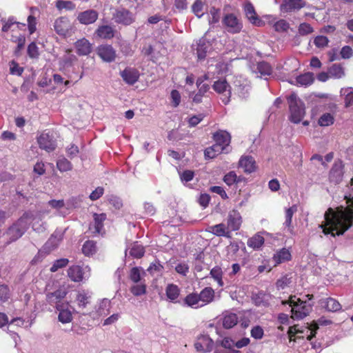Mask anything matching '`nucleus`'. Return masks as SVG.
<instances>
[{"instance_id": "obj_1", "label": "nucleus", "mask_w": 353, "mask_h": 353, "mask_svg": "<svg viewBox=\"0 0 353 353\" xmlns=\"http://www.w3.org/2000/svg\"><path fill=\"white\" fill-rule=\"evenodd\" d=\"M345 199L346 208L340 206L336 210L330 208L325 212V224L321 225L325 235H341L353 225V196H345Z\"/></svg>"}, {"instance_id": "obj_2", "label": "nucleus", "mask_w": 353, "mask_h": 353, "mask_svg": "<svg viewBox=\"0 0 353 353\" xmlns=\"http://www.w3.org/2000/svg\"><path fill=\"white\" fill-rule=\"evenodd\" d=\"M283 305L289 304L292 307V318L300 320L305 318L312 310V305L308 304L306 301H302L296 296H290L288 301H282Z\"/></svg>"}, {"instance_id": "obj_3", "label": "nucleus", "mask_w": 353, "mask_h": 353, "mask_svg": "<svg viewBox=\"0 0 353 353\" xmlns=\"http://www.w3.org/2000/svg\"><path fill=\"white\" fill-rule=\"evenodd\" d=\"M287 99L290 112V119L294 123H299L305 114L303 104L298 99L297 95L294 92L292 93Z\"/></svg>"}, {"instance_id": "obj_4", "label": "nucleus", "mask_w": 353, "mask_h": 353, "mask_svg": "<svg viewBox=\"0 0 353 353\" xmlns=\"http://www.w3.org/2000/svg\"><path fill=\"white\" fill-rule=\"evenodd\" d=\"M222 23L226 31L232 34L240 33L243 28L241 20L233 13L225 14Z\"/></svg>"}, {"instance_id": "obj_5", "label": "nucleus", "mask_w": 353, "mask_h": 353, "mask_svg": "<svg viewBox=\"0 0 353 353\" xmlns=\"http://www.w3.org/2000/svg\"><path fill=\"white\" fill-rule=\"evenodd\" d=\"M67 294L68 292L66 289L65 288L60 287L52 292L47 293L46 300L49 305L55 306L57 309L59 307V306H63L68 303L63 301Z\"/></svg>"}, {"instance_id": "obj_6", "label": "nucleus", "mask_w": 353, "mask_h": 353, "mask_svg": "<svg viewBox=\"0 0 353 353\" xmlns=\"http://www.w3.org/2000/svg\"><path fill=\"white\" fill-rule=\"evenodd\" d=\"M93 221L89 225L88 230L92 235H103L105 234L104 221L106 220L107 216L105 213H94Z\"/></svg>"}, {"instance_id": "obj_7", "label": "nucleus", "mask_w": 353, "mask_h": 353, "mask_svg": "<svg viewBox=\"0 0 353 353\" xmlns=\"http://www.w3.org/2000/svg\"><path fill=\"white\" fill-rule=\"evenodd\" d=\"M212 88L215 92L223 95L221 100L225 105L230 102L231 97L230 85L225 79L214 81Z\"/></svg>"}, {"instance_id": "obj_8", "label": "nucleus", "mask_w": 353, "mask_h": 353, "mask_svg": "<svg viewBox=\"0 0 353 353\" xmlns=\"http://www.w3.org/2000/svg\"><path fill=\"white\" fill-rule=\"evenodd\" d=\"M344 164L341 160L336 161L329 172V181L334 184H339L343 179Z\"/></svg>"}, {"instance_id": "obj_9", "label": "nucleus", "mask_w": 353, "mask_h": 353, "mask_svg": "<svg viewBox=\"0 0 353 353\" xmlns=\"http://www.w3.org/2000/svg\"><path fill=\"white\" fill-rule=\"evenodd\" d=\"M37 143L41 149L48 152L54 151L57 148L56 141L49 132H42L37 137Z\"/></svg>"}, {"instance_id": "obj_10", "label": "nucleus", "mask_w": 353, "mask_h": 353, "mask_svg": "<svg viewBox=\"0 0 353 353\" xmlns=\"http://www.w3.org/2000/svg\"><path fill=\"white\" fill-rule=\"evenodd\" d=\"M96 51L97 55L105 62L111 63L116 59V50L111 45H100L97 48Z\"/></svg>"}, {"instance_id": "obj_11", "label": "nucleus", "mask_w": 353, "mask_h": 353, "mask_svg": "<svg viewBox=\"0 0 353 353\" xmlns=\"http://www.w3.org/2000/svg\"><path fill=\"white\" fill-rule=\"evenodd\" d=\"M242 223V217L237 210H231L227 219V227L230 232L237 231L240 229Z\"/></svg>"}, {"instance_id": "obj_12", "label": "nucleus", "mask_w": 353, "mask_h": 353, "mask_svg": "<svg viewBox=\"0 0 353 353\" xmlns=\"http://www.w3.org/2000/svg\"><path fill=\"white\" fill-rule=\"evenodd\" d=\"M71 23L66 17H60L57 18L54 23L55 32L60 36L65 37L71 30Z\"/></svg>"}, {"instance_id": "obj_13", "label": "nucleus", "mask_w": 353, "mask_h": 353, "mask_svg": "<svg viewBox=\"0 0 353 353\" xmlns=\"http://www.w3.org/2000/svg\"><path fill=\"white\" fill-rule=\"evenodd\" d=\"M120 75L127 84L132 85L136 83L139 79V71L135 68L126 67L123 70L121 71Z\"/></svg>"}, {"instance_id": "obj_14", "label": "nucleus", "mask_w": 353, "mask_h": 353, "mask_svg": "<svg viewBox=\"0 0 353 353\" xmlns=\"http://www.w3.org/2000/svg\"><path fill=\"white\" fill-rule=\"evenodd\" d=\"M114 19L116 23L125 26L130 25L134 21L132 12L124 8L117 10L114 14Z\"/></svg>"}, {"instance_id": "obj_15", "label": "nucleus", "mask_w": 353, "mask_h": 353, "mask_svg": "<svg viewBox=\"0 0 353 353\" xmlns=\"http://www.w3.org/2000/svg\"><path fill=\"white\" fill-rule=\"evenodd\" d=\"M214 345L213 341L208 335L201 334L194 343V347L197 351L208 352L212 350Z\"/></svg>"}, {"instance_id": "obj_16", "label": "nucleus", "mask_w": 353, "mask_h": 353, "mask_svg": "<svg viewBox=\"0 0 353 353\" xmlns=\"http://www.w3.org/2000/svg\"><path fill=\"white\" fill-rule=\"evenodd\" d=\"M212 138L215 141V144L223 147L225 150L231 142L230 134L225 130H219L216 131L213 134Z\"/></svg>"}, {"instance_id": "obj_17", "label": "nucleus", "mask_w": 353, "mask_h": 353, "mask_svg": "<svg viewBox=\"0 0 353 353\" xmlns=\"http://www.w3.org/2000/svg\"><path fill=\"white\" fill-rule=\"evenodd\" d=\"M99 17L98 12L94 10H87L79 13L77 20L83 25H89L94 23Z\"/></svg>"}, {"instance_id": "obj_18", "label": "nucleus", "mask_w": 353, "mask_h": 353, "mask_svg": "<svg viewBox=\"0 0 353 353\" xmlns=\"http://www.w3.org/2000/svg\"><path fill=\"white\" fill-rule=\"evenodd\" d=\"M239 167L242 168L245 173L250 174L256 170V163L252 157L243 156L239 161Z\"/></svg>"}, {"instance_id": "obj_19", "label": "nucleus", "mask_w": 353, "mask_h": 353, "mask_svg": "<svg viewBox=\"0 0 353 353\" xmlns=\"http://www.w3.org/2000/svg\"><path fill=\"white\" fill-rule=\"evenodd\" d=\"M74 47L77 50V53L79 56L88 55L92 52V44L85 38L78 39L74 43Z\"/></svg>"}, {"instance_id": "obj_20", "label": "nucleus", "mask_w": 353, "mask_h": 353, "mask_svg": "<svg viewBox=\"0 0 353 353\" xmlns=\"http://www.w3.org/2000/svg\"><path fill=\"white\" fill-rule=\"evenodd\" d=\"M244 10L246 17L252 24L257 26H261L264 23L263 21L257 16L254 7L251 3L245 4Z\"/></svg>"}, {"instance_id": "obj_21", "label": "nucleus", "mask_w": 353, "mask_h": 353, "mask_svg": "<svg viewBox=\"0 0 353 353\" xmlns=\"http://www.w3.org/2000/svg\"><path fill=\"white\" fill-rule=\"evenodd\" d=\"M68 276L74 282H81L84 278V270L81 265L70 266L67 271Z\"/></svg>"}, {"instance_id": "obj_22", "label": "nucleus", "mask_w": 353, "mask_h": 353, "mask_svg": "<svg viewBox=\"0 0 353 353\" xmlns=\"http://www.w3.org/2000/svg\"><path fill=\"white\" fill-rule=\"evenodd\" d=\"M201 306H205L212 303L215 297L214 290L211 287L204 288L200 293H198Z\"/></svg>"}, {"instance_id": "obj_23", "label": "nucleus", "mask_w": 353, "mask_h": 353, "mask_svg": "<svg viewBox=\"0 0 353 353\" xmlns=\"http://www.w3.org/2000/svg\"><path fill=\"white\" fill-rule=\"evenodd\" d=\"M291 259V252L285 248L277 250L272 256V261L274 262V266L289 261Z\"/></svg>"}, {"instance_id": "obj_24", "label": "nucleus", "mask_w": 353, "mask_h": 353, "mask_svg": "<svg viewBox=\"0 0 353 353\" xmlns=\"http://www.w3.org/2000/svg\"><path fill=\"white\" fill-rule=\"evenodd\" d=\"M206 231L216 236H230V232L224 223H219L210 226L206 229Z\"/></svg>"}, {"instance_id": "obj_25", "label": "nucleus", "mask_w": 353, "mask_h": 353, "mask_svg": "<svg viewBox=\"0 0 353 353\" xmlns=\"http://www.w3.org/2000/svg\"><path fill=\"white\" fill-rule=\"evenodd\" d=\"M320 304L325 307L326 310L332 312L340 311L342 308L340 303L335 299L331 297L321 299Z\"/></svg>"}, {"instance_id": "obj_26", "label": "nucleus", "mask_w": 353, "mask_h": 353, "mask_svg": "<svg viewBox=\"0 0 353 353\" xmlns=\"http://www.w3.org/2000/svg\"><path fill=\"white\" fill-rule=\"evenodd\" d=\"M62 239L63 235L59 232H54L45 243L43 249L50 252L58 247Z\"/></svg>"}, {"instance_id": "obj_27", "label": "nucleus", "mask_w": 353, "mask_h": 353, "mask_svg": "<svg viewBox=\"0 0 353 353\" xmlns=\"http://www.w3.org/2000/svg\"><path fill=\"white\" fill-rule=\"evenodd\" d=\"M97 37L103 39H111L114 37V30L108 25L100 26L95 31Z\"/></svg>"}, {"instance_id": "obj_28", "label": "nucleus", "mask_w": 353, "mask_h": 353, "mask_svg": "<svg viewBox=\"0 0 353 353\" xmlns=\"http://www.w3.org/2000/svg\"><path fill=\"white\" fill-rule=\"evenodd\" d=\"M183 305L194 309L201 307L198 293L192 292L188 294L183 299Z\"/></svg>"}, {"instance_id": "obj_29", "label": "nucleus", "mask_w": 353, "mask_h": 353, "mask_svg": "<svg viewBox=\"0 0 353 353\" xmlns=\"http://www.w3.org/2000/svg\"><path fill=\"white\" fill-rule=\"evenodd\" d=\"M59 311L58 319L62 323H68L72 321V315L71 312L68 310V303L63 306H59L57 308Z\"/></svg>"}, {"instance_id": "obj_30", "label": "nucleus", "mask_w": 353, "mask_h": 353, "mask_svg": "<svg viewBox=\"0 0 353 353\" xmlns=\"http://www.w3.org/2000/svg\"><path fill=\"white\" fill-rule=\"evenodd\" d=\"M165 294L171 302L177 303V299L180 295V289L175 284H168L165 288Z\"/></svg>"}, {"instance_id": "obj_31", "label": "nucleus", "mask_w": 353, "mask_h": 353, "mask_svg": "<svg viewBox=\"0 0 353 353\" xmlns=\"http://www.w3.org/2000/svg\"><path fill=\"white\" fill-rule=\"evenodd\" d=\"M22 222V219H19L17 223L13 224L8 228V233L10 235L11 241H15L21 237L23 233L24 230L20 227Z\"/></svg>"}, {"instance_id": "obj_32", "label": "nucleus", "mask_w": 353, "mask_h": 353, "mask_svg": "<svg viewBox=\"0 0 353 353\" xmlns=\"http://www.w3.org/2000/svg\"><path fill=\"white\" fill-rule=\"evenodd\" d=\"M238 323V316L236 314L226 312L223 317V326L225 329H230Z\"/></svg>"}, {"instance_id": "obj_33", "label": "nucleus", "mask_w": 353, "mask_h": 353, "mask_svg": "<svg viewBox=\"0 0 353 353\" xmlns=\"http://www.w3.org/2000/svg\"><path fill=\"white\" fill-rule=\"evenodd\" d=\"M77 61V57L72 53L71 49H67L61 60V64L64 68H69Z\"/></svg>"}, {"instance_id": "obj_34", "label": "nucleus", "mask_w": 353, "mask_h": 353, "mask_svg": "<svg viewBox=\"0 0 353 353\" xmlns=\"http://www.w3.org/2000/svg\"><path fill=\"white\" fill-rule=\"evenodd\" d=\"M264 243L265 239L263 236L259 234H256L253 236L248 239L247 245L248 247L254 250H259L263 246Z\"/></svg>"}, {"instance_id": "obj_35", "label": "nucleus", "mask_w": 353, "mask_h": 353, "mask_svg": "<svg viewBox=\"0 0 353 353\" xmlns=\"http://www.w3.org/2000/svg\"><path fill=\"white\" fill-rule=\"evenodd\" d=\"M225 152L223 147L219 146L216 144H214L210 147L207 148L204 151V155L205 158L214 159L219 154Z\"/></svg>"}, {"instance_id": "obj_36", "label": "nucleus", "mask_w": 353, "mask_h": 353, "mask_svg": "<svg viewBox=\"0 0 353 353\" xmlns=\"http://www.w3.org/2000/svg\"><path fill=\"white\" fill-rule=\"evenodd\" d=\"M330 77L334 79H341L345 75L344 68L341 64H332L328 69Z\"/></svg>"}, {"instance_id": "obj_37", "label": "nucleus", "mask_w": 353, "mask_h": 353, "mask_svg": "<svg viewBox=\"0 0 353 353\" xmlns=\"http://www.w3.org/2000/svg\"><path fill=\"white\" fill-rule=\"evenodd\" d=\"M305 3L303 0H285L284 7L287 11L291 12L303 8Z\"/></svg>"}, {"instance_id": "obj_38", "label": "nucleus", "mask_w": 353, "mask_h": 353, "mask_svg": "<svg viewBox=\"0 0 353 353\" xmlns=\"http://www.w3.org/2000/svg\"><path fill=\"white\" fill-rule=\"evenodd\" d=\"M97 252L96 242L92 240L86 241L82 246V252L87 256L94 254Z\"/></svg>"}, {"instance_id": "obj_39", "label": "nucleus", "mask_w": 353, "mask_h": 353, "mask_svg": "<svg viewBox=\"0 0 353 353\" xmlns=\"http://www.w3.org/2000/svg\"><path fill=\"white\" fill-rule=\"evenodd\" d=\"M314 79L313 74L311 72H307L298 76L296 78V82L299 85L307 86L313 83Z\"/></svg>"}, {"instance_id": "obj_40", "label": "nucleus", "mask_w": 353, "mask_h": 353, "mask_svg": "<svg viewBox=\"0 0 353 353\" xmlns=\"http://www.w3.org/2000/svg\"><path fill=\"white\" fill-rule=\"evenodd\" d=\"M129 253L135 259H141L144 256L145 248L142 245L135 243L132 245Z\"/></svg>"}, {"instance_id": "obj_41", "label": "nucleus", "mask_w": 353, "mask_h": 353, "mask_svg": "<svg viewBox=\"0 0 353 353\" xmlns=\"http://www.w3.org/2000/svg\"><path fill=\"white\" fill-rule=\"evenodd\" d=\"M297 211L296 205H293L285 210V221L284 222V225L291 231L292 229V220L294 214Z\"/></svg>"}, {"instance_id": "obj_42", "label": "nucleus", "mask_w": 353, "mask_h": 353, "mask_svg": "<svg viewBox=\"0 0 353 353\" xmlns=\"http://www.w3.org/2000/svg\"><path fill=\"white\" fill-rule=\"evenodd\" d=\"M211 276L218 283L219 286L223 285V271L219 266L214 267L210 272Z\"/></svg>"}, {"instance_id": "obj_43", "label": "nucleus", "mask_w": 353, "mask_h": 353, "mask_svg": "<svg viewBox=\"0 0 353 353\" xmlns=\"http://www.w3.org/2000/svg\"><path fill=\"white\" fill-rule=\"evenodd\" d=\"M130 292L135 296L146 294V285L144 283L132 285L130 288Z\"/></svg>"}, {"instance_id": "obj_44", "label": "nucleus", "mask_w": 353, "mask_h": 353, "mask_svg": "<svg viewBox=\"0 0 353 353\" xmlns=\"http://www.w3.org/2000/svg\"><path fill=\"white\" fill-rule=\"evenodd\" d=\"M334 118L330 113H324L319 119L318 123L321 126H329L334 123Z\"/></svg>"}, {"instance_id": "obj_45", "label": "nucleus", "mask_w": 353, "mask_h": 353, "mask_svg": "<svg viewBox=\"0 0 353 353\" xmlns=\"http://www.w3.org/2000/svg\"><path fill=\"white\" fill-rule=\"evenodd\" d=\"M341 92L345 95V108H348L353 105V88H347L342 89Z\"/></svg>"}, {"instance_id": "obj_46", "label": "nucleus", "mask_w": 353, "mask_h": 353, "mask_svg": "<svg viewBox=\"0 0 353 353\" xmlns=\"http://www.w3.org/2000/svg\"><path fill=\"white\" fill-rule=\"evenodd\" d=\"M57 167L61 172H67L72 169V165L67 159L61 158L57 161Z\"/></svg>"}, {"instance_id": "obj_47", "label": "nucleus", "mask_w": 353, "mask_h": 353, "mask_svg": "<svg viewBox=\"0 0 353 353\" xmlns=\"http://www.w3.org/2000/svg\"><path fill=\"white\" fill-rule=\"evenodd\" d=\"M56 7L58 10L65 9L67 10H73L75 9V4L71 1L57 0Z\"/></svg>"}, {"instance_id": "obj_48", "label": "nucleus", "mask_w": 353, "mask_h": 353, "mask_svg": "<svg viewBox=\"0 0 353 353\" xmlns=\"http://www.w3.org/2000/svg\"><path fill=\"white\" fill-rule=\"evenodd\" d=\"M257 70L263 76H269L272 72V69L271 65L265 61H262L258 63Z\"/></svg>"}, {"instance_id": "obj_49", "label": "nucleus", "mask_w": 353, "mask_h": 353, "mask_svg": "<svg viewBox=\"0 0 353 353\" xmlns=\"http://www.w3.org/2000/svg\"><path fill=\"white\" fill-rule=\"evenodd\" d=\"M196 53L198 59H199V60L205 59V58L206 57V55H207V52H208V47H207L205 43L200 42L199 43H198L196 48Z\"/></svg>"}, {"instance_id": "obj_50", "label": "nucleus", "mask_w": 353, "mask_h": 353, "mask_svg": "<svg viewBox=\"0 0 353 353\" xmlns=\"http://www.w3.org/2000/svg\"><path fill=\"white\" fill-rule=\"evenodd\" d=\"M68 263H69V260L65 258L57 259L54 262V263L51 266L50 270L52 272H55L59 269L63 268H65V266H67Z\"/></svg>"}, {"instance_id": "obj_51", "label": "nucleus", "mask_w": 353, "mask_h": 353, "mask_svg": "<svg viewBox=\"0 0 353 353\" xmlns=\"http://www.w3.org/2000/svg\"><path fill=\"white\" fill-rule=\"evenodd\" d=\"M164 267L161 264L159 260H155L154 262L150 263V266L148 268L147 271L150 274H153L156 272H163Z\"/></svg>"}, {"instance_id": "obj_52", "label": "nucleus", "mask_w": 353, "mask_h": 353, "mask_svg": "<svg viewBox=\"0 0 353 353\" xmlns=\"http://www.w3.org/2000/svg\"><path fill=\"white\" fill-rule=\"evenodd\" d=\"M10 296L9 287L6 284L0 285V302L7 301Z\"/></svg>"}, {"instance_id": "obj_53", "label": "nucleus", "mask_w": 353, "mask_h": 353, "mask_svg": "<svg viewBox=\"0 0 353 353\" xmlns=\"http://www.w3.org/2000/svg\"><path fill=\"white\" fill-rule=\"evenodd\" d=\"M27 52L31 59H37L39 56V48L34 42H32L28 45Z\"/></svg>"}, {"instance_id": "obj_54", "label": "nucleus", "mask_w": 353, "mask_h": 353, "mask_svg": "<svg viewBox=\"0 0 353 353\" xmlns=\"http://www.w3.org/2000/svg\"><path fill=\"white\" fill-rule=\"evenodd\" d=\"M203 3L202 0H196L192 6V11L196 16L200 18L203 16Z\"/></svg>"}, {"instance_id": "obj_55", "label": "nucleus", "mask_w": 353, "mask_h": 353, "mask_svg": "<svg viewBox=\"0 0 353 353\" xmlns=\"http://www.w3.org/2000/svg\"><path fill=\"white\" fill-rule=\"evenodd\" d=\"M265 296H266L265 294H264L263 292H259V293L255 294L252 298L254 304L256 306L268 305V301L266 300H265Z\"/></svg>"}, {"instance_id": "obj_56", "label": "nucleus", "mask_w": 353, "mask_h": 353, "mask_svg": "<svg viewBox=\"0 0 353 353\" xmlns=\"http://www.w3.org/2000/svg\"><path fill=\"white\" fill-rule=\"evenodd\" d=\"M223 181L230 186L237 183V175L235 172L230 171L227 173L223 177Z\"/></svg>"}, {"instance_id": "obj_57", "label": "nucleus", "mask_w": 353, "mask_h": 353, "mask_svg": "<svg viewBox=\"0 0 353 353\" xmlns=\"http://www.w3.org/2000/svg\"><path fill=\"white\" fill-rule=\"evenodd\" d=\"M276 32H287L290 28V24L284 19L276 21L274 25Z\"/></svg>"}, {"instance_id": "obj_58", "label": "nucleus", "mask_w": 353, "mask_h": 353, "mask_svg": "<svg viewBox=\"0 0 353 353\" xmlns=\"http://www.w3.org/2000/svg\"><path fill=\"white\" fill-rule=\"evenodd\" d=\"M130 279L135 283H138L141 281V274L139 268L137 267L132 268L130 270V274H129Z\"/></svg>"}, {"instance_id": "obj_59", "label": "nucleus", "mask_w": 353, "mask_h": 353, "mask_svg": "<svg viewBox=\"0 0 353 353\" xmlns=\"http://www.w3.org/2000/svg\"><path fill=\"white\" fill-rule=\"evenodd\" d=\"M120 50L125 56H132L134 54V50L132 48L131 44L126 41L121 43Z\"/></svg>"}, {"instance_id": "obj_60", "label": "nucleus", "mask_w": 353, "mask_h": 353, "mask_svg": "<svg viewBox=\"0 0 353 353\" xmlns=\"http://www.w3.org/2000/svg\"><path fill=\"white\" fill-rule=\"evenodd\" d=\"M28 28L30 34H32L37 30V19L32 15H29L27 19Z\"/></svg>"}, {"instance_id": "obj_61", "label": "nucleus", "mask_w": 353, "mask_h": 353, "mask_svg": "<svg viewBox=\"0 0 353 353\" xmlns=\"http://www.w3.org/2000/svg\"><path fill=\"white\" fill-rule=\"evenodd\" d=\"M250 334L254 339H261L264 335V332L261 326L256 325L252 328Z\"/></svg>"}, {"instance_id": "obj_62", "label": "nucleus", "mask_w": 353, "mask_h": 353, "mask_svg": "<svg viewBox=\"0 0 353 353\" xmlns=\"http://www.w3.org/2000/svg\"><path fill=\"white\" fill-rule=\"evenodd\" d=\"M298 30L301 35H307L313 32V28L310 24L307 23H302L299 25Z\"/></svg>"}, {"instance_id": "obj_63", "label": "nucleus", "mask_w": 353, "mask_h": 353, "mask_svg": "<svg viewBox=\"0 0 353 353\" xmlns=\"http://www.w3.org/2000/svg\"><path fill=\"white\" fill-rule=\"evenodd\" d=\"M89 297L85 292L79 293L77 296V301L79 307H85L89 303Z\"/></svg>"}, {"instance_id": "obj_64", "label": "nucleus", "mask_w": 353, "mask_h": 353, "mask_svg": "<svg viewBox=\"0 0 353 353\" xmlns=\"http://www.w3.org/2000/svg\"><path fill=\"white\" fill-rule=\"evenodd\" d=\"M328 39L325 36H317L314 40V45L318 48H324L327 46Z\"/></svg>"}]
</instances>
